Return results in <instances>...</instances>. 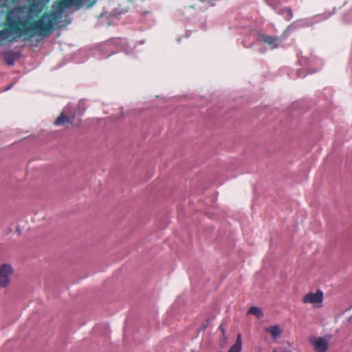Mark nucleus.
<instances>
[{"label":"nucleus","mask_w":352,"mask_h":352,"mask_svg":"<svg viewBox=\"0 0 352 352\" xmlns=\"http://www.w3.org/2000/svg\"><path fill=\"white\" fill-rule=\"evenodd\" d=\"M144 41L142 40L135 44H130L126 38H113L98 45L99 51L101 52L104 57H109L115 54L116 51H123L128 55H135L139 52L143 50L138 47L139 45H143Z\"/></svg>","instance_id":"nucleus-1"},{"label":"nucleus","mask_w":352,"mask_h":352,"mask_svg":"<svg viewBox=\"0 0 352 352\" xmlns=\"http://www.w3.org/2000/svg\"><path fill=\"white\" fill-rule=\"evenodd\" d=\"M324 18L322 16L318 15L312 18H305L299 19L298 21H294L291 25H289L286 30L284 32V34H286L288 32L292 31L294 29L305 28L311 26L319 21L324 20Z\"/></svg>","instance_id":"nucleus-2"},{"label":"nucleus","mask_w":352,"mask_h":352,"mask_svg":"<svg viewBox=\"0 0 352 352\" xmlns=\"http://www.w3.org/2000/svg\"><path fill=\"white\" fill-rule=\"evenodd\" d=\"M283 39L278 36L260 34L258 35L256 41L258 43H265L271 50L277 49L280 47Z\"/></svg>","instance_id":"nucleus-3"},{"label":"nucleus","mask_w":352,"mask_h":352,"mask_svg":"<svg viewBox=\"0 0 352 352\" xmlns=\"http://www.w3.org/2000/svg\"><path fill=\"white\" fill-rule=\"evenodd\" d=\"M331 338V336L325 337L311 336L309 338V342L316 352H325L329 348Z\"/></svg>","instance_id":"nucleus-4"},{"label":"nucleus","mask_w":352,"mask_h":352,"mask_svg":"<svg viewBox=\"0 0 352 352\" xmlns=\"http://www.w3.org/2000/svg\"><path fill=\"white\" fill-rule=\"evenodd\" d=\"M76 114L72 111V107L68 104L63 110L61 114L54 122L55 125H65L73 124Z\"/></svg>","instance_id":"nucleus-5"},{"label":"nucleus","mask_w":352,"mask_h":352,"mask_svg":"<svg viewBox=\"0 0 352 352\" xmlns=\"http://www.w3.org/2000/svg\"><path fill=\"white\" fill-rule=\"evenodd\" d=\"M206 19L204 16L196 15L189 19L186 23L187 32L195 31L197 30H206Z\"/></svg>","instance_id":"nucleus-6"},{"label":"nucleus","mask_w":352,"mask_h":352,"mask_svg":"<svg viewBox=\"0 0 352 352\" xmlns=\"http://www.w3.org/2000/svg\"><path fill=\"white\" fill-rule=\"evenodd\" d=\"M324 299L323 292L320 289H318L315 293L309 292L302 298L303 303H311L316 307H320Z\"/></svg>","instance_id":"nucleus-7"},{"label":"nucleus","mask_w":352,"mask_h":352,"mask_svg":"<svg viewBox=\"0 0 352 352\" xmlns=\"http://www.w3.org/2000/svg\"><path fill=\"white\" fill-rule=\"evenodd\" d=\"M12 273V266L8 264H3L0 267V289L7 286L10 281L9 276Z\"/></svg>","instance_id":"nucleus-8"},{"label":"nucleus","mask_w":352,"mask_h":352,"mask_svg":"<svg viewBox=\"0 0 352 352\" xmlns=\"http://www.w3.org/2000/svg\"><path fill=\"white\" fill-rule=\"evenodd\" d=\"M3 58L6 63L9 66L14 65L16 60H17L20 56V52H13V51H7L3 53Z\"/></svg>","instance_id":"nucleus-9"},{"label":"nucleus","mask_w":352,"mask_h":352,"mask_svg":"<svg viewBox=\"0 0 352 352\" xmlns=\"http://www.w3.org/2000/svg\"><path fill=\"white\" fill-rule=\"evenodd\" d=\"M265 331L269 333L274 340H276L282 333V330L280 329L279 326L276 324L273 326H270L265 329Z\"/></svg>","instance_id":"nucleus-10"},{"label":"nucleus","mask_w":352,"mask_h":352,"mask_svg":"<svg viewBox=\"0 0 352 352\" xmlns=\"http://www.w3.org/2000/svg\"><path fill=\"white\" fill-rule=\"evenodd\" d=\"M242 349V338L241 334L237 335L235 343L230 348L228 352H241Z\"/></svg>","instance_id":"nucleus-11"},{"label":"nucleus","mask_w":352,"mask_h":352,"mask_svg":"<svg viewBox=\"0 0 352 352\" xmlns=\"http://www.w3.org/2000/svg\"><path fill=\"white\" fill-rule=\"evenodd\" d=\"M249 314H252V315H254L255 316H256L258 318H261L263 317V311L262 309L258 307H256V306H252L251 307L249 310H248V312Z\"/></svg>","instance_id":"nucleus-12"},{"label":"nucleus","mask_w":352,"mask_h":352,"mask_svg":"<svg viewBox=\"0 0 352 352\" xmlns=\"http://www.w3.org/2000/svg\"><path fill=\"white\" fill-rule=\"evenodd\" d=\"M281 14L283 15L284 18L289 21L293 17V12L290 8H285L281 11Z\"/></svg>","instance_id":"nucleus-13"},{"label":"nucleus","mask_w":352,"mask_h":352,"mask_svg":"<svg viewBox=\"0 0 352 352\" xmlns=\"http://www.w3.org/2000/svg\"><path fill=\"white\" fill-rule=\"evenodd\" d=\"M308 62H309V67H308V69L309 70V73H311V74H313V73H315V72H317L316 69H311V65H314L315 63H317V64L318 63V64L321 65V60H318L317 58H311V59L309 60Z\"/></svg>","instance_id":"nucleus-14"},{"label":"nucleus","mask_w":352,"mask_h":352,"mask_svg":"<svg viewBox=\"0 0 352 352\" xmlns=\"http://www.w3.org/2000/svg\"><path fill=\"white\" fill-rule=\"evenodd\" d=\"M13 86V83L9 85L8 87H6V88H4L3 91H8L10 89H11V87Z\"/></svg>","instance_id":"nucleus-15"},{"label":"nucleus","mask_w":352,"mask_h":352,"mask_svg":"<svg viewBox=\"0 0 352 352\" xmlns=\"http://www.w3.org/2000/svg\"><path fill=\"white\" fill-rule=\"evenodd\" d=\"M219 329L221 330L223 333H225V329L223 328V327L222 325L219 326Z\"/></svg>","instance_id":"nucleus-16"},{"label":"nucleus","mask_w":352,"mask_h":352,"mask_svg":"<svg viewBox=\"0 0 352 352\" xmlns=\"http://www.w3.org/2000/svg\"><path fill=\"white\" fill-rule=\"evenodd\" d=\"M320 68H321V66H319V67H318V69H316V70H317V71H318V70H320Z\"/></svg>","instance_id":"nucleus-17"},{"label":"nucleus","mask_w":352,"mask_h":352,"mask_svg":"<svg viewBox=\"0 0 352 352\" xmlns=\"http://www.w3.org/2000/svg\"><path fill=\"white\" fill-rule=\"evenodd\" d=\"M320 68H321V66H319V67H318V69H316V70H317V71H318V70H320Z\"/></svg>","instance_id":"nucleus-18"},{"label":"nucleus","mask_w":352,"mask_h":352,"mask_svg":"<svg viewBox=\"0 0 352 352\" xmlns=\"http://www.w3.org/2000/svg\"><path fill=\"white\" fill-rule=\"evenodd\" d=\"M320 68H321V66H319V67H318V69H316V70H317V71H318V70H320Z\"/></svg>","instance_id":"nucleus-19"},{"label":"nucleus","mask_w":352,"mask_h":352,"mask_svg":"<svg viewBox=\"0 0 352 352\" xmlns=\"http://www.w3.org/2000/svg\"><path fill=\"white\" fill-rule=\"evenodd\" d=\"M261 52L263 53V52H265V51L264 50H261Z\"/></svg>","instance_id":"nucleus-20"},{"label":"nucleus","mask_w":352,"mask_h":352,"mask_svg":"<svg viewBox=\"0 0 352 352\" xmlns=\"http://www.w3.org/2000/svg\"><path fill=\"white\" fill-rule=\"evenodd\" d=\"M284 352H291L290 351H285Z\"/></svg>","instance_id":"nucleus-21"}]
</instances>
